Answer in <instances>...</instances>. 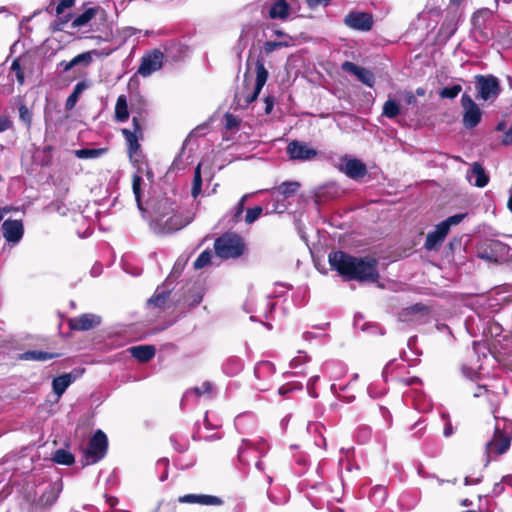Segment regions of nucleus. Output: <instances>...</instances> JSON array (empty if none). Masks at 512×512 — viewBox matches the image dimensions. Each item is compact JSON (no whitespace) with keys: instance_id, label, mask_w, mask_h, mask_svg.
Wrapping results in <instances>:
<instances>
[{"instance_id":"obj_45","label":"nucleus","mask_w":512,"mask_h":512,"mask_svg":"<svg viewBox=\"0 0 512 512\" xmlns=\"http://www.w3.org/2000/svg\"><path fill=\"white\" fill-rule=\"evenodd\" d=\"M19 118L29 128L32 122V112L25 106H19Z\"/></svg>"},{"instance_id":"obj_42","label":"nucleus","mask_w":512,"mask_h":512,"mask_svg":"<svg viewBox=\"0 0 512 512\" xmlns=\"http://www.w3.org/2000/svg\"><path fill=\"white\" fill-rule=\"evenodd\" d=\"M462 87L460 85H453L451 87H445L440 91L442 98L453 99L461 92Z\"/></svg>"},{"instance_id":"obj_18","label":"nucleus","mask_w":512,"mask_h":512,"mask_svg":"<svg viewBox=\"0 0 512 512\" xmlns=\"http://www.w3.org/2000/svg\"><path fill=\"white\" fill-rule=\"evenodd\" d=\"M69 327L76 331H87L100 325L101 317L93 313H84L69 319Z\"/></svg>"},{"instance_id":"obj_40","label":"nucleus","mask_w":512,"mask_h":512,"mask_svg":"<svg viewBox=\"0 0 512 512\" xmlns=\"http://www.w3.org/2000/svg\"><path fill=\"white\" fill-rule=\"evenodd\" d=\"M288 46H290L289 41H280V42L267 41L263 45V50L265 53L270 54V53L274 52L275 50H277L278 48L288 47Z\"/></svg>"},{"instance_id":"obj_57","label":"nucleus","mask_w":512,"mask_h":512,"mask_svg":"<svg viewBox=\"0 0 512 512\" xmlns=\"http://www.w3.org/2000/svg\"><path fill=\"white\" fill-rule=\"evenodd\" d=\"M479 257L481 259H485L488 261H496V257L490 253H488L486 250L479 252Z\"/></svg>"},{"instance_id":"obj_11","label":"nucleus","mask_w":512,"mask_h":512,"mask_svg":"<svg viewBox=\"0 0 512 512\" xmlns=\"http://www.w3.org/2000/svg\"><path fill=\"white\" fill-rule=\"evenodd\" d=\"M163 59L164 54L158 49H154L146 53L141 59V64L138 68V74L143 77L150 76L152 73L162 68Z\"/></svg>"},{"instance_id":"obj_35","label":"nucleus","mask_w":512,"mask_h":512,"mask_svg":"<svg viewBox=\"0 0 512 512\" xmlns=\"http://www.w3.org/2000/svg\"><path fill=\"white\" fill-rule=\"evenodd\" d=\"M105 152V149H79L75 151V155L80 159H93L98 158Z\"/></svg>"},{"instance_id":"obj_16","label":"nucleus","mask_w":512,"mask_h":512,"mask_svg":"<svg viewBox=\"0 0 512 512\" xmlns=\"http://www.w3.org/2000/svg\"><path fill=\"white\" fill-rule=\"evenodd\" d=\"M344 24L354 30L369 31L373 26V18L369 13L352 11L345 16Z\"/></svg>"},{"instance_id":"obj_47","label":"nucleus","mask_w":512,"mask_h":512,"mask_svg":"<svg viewBox=\"0 0 512 512\" xmlns=\"http://www.w3.org/2000/svg\"><path fill=\"white\" fill-rule=\"evenodd\" d=\"M75 0H60L56 5V14L59 16L74 5Z\"/></svg>"},{"instance_id":"obj_48","label":"nucleus","mask_w":512,"mask_h":512,"mask_svg":"<svg viewBox=\"0 0 512 512\" xmlns=\"http://www.w3.org/2000/svg\"><path fill=\"white\" fill-rule=\"evenodd\" d=\"M239 125V120L237 117H235L232 114H226L225 115V126L227 129H234L237 128Z\"/></svg>"},{"instance_id":"obj_51","label":"nucleus","mask_w":512,"mask_h":512,"mask_svg":"<svg viewBox=\"0 0 512 512\" xmlns=\"http://www.w3.org/2000/svg\"><path fill=\"white\" fill-rule=\"evenodd\" d=\"M274 103H275V100H274L273 96H267V97L264 98V104H265L264 112H265V114H270L272 112L273 107H274Z\"/></svg>"},{"instance_id":"obj_54","label":"nucleus","mask_w":512,"mask_h":512,"mask_svg":"<svg viewBox=\"0 0 512 512\" xmlns=\"http://www.w3.org/2000/svg\"><path fill=\"white\" fill-rule=\"evenodd\" d=\"M12 123L7 117L0 118V132H4L11 127Z\"/></svg>"},{"instance_id":"obj_56","label":"nucleus","mask_w":512,"mask_h":512,"mask_svg":"<svg viewBox=\"0 0 512 512\" xmlns=\"http://www.w3.org/2000/svg\"><path fill=\"white\" fill-rule=\"evenodd\" d=\"M504 491V483L501 481L499 483H496L493 487L492 493L495 496L500 495Z\"/></svg>"},{"instance_id":"obj_43","label":"nucleus","mask_w":512,"mask_h":512,"mask_svg":"<svg viewBox=\"0 0 512 512\" xmlns=\"http://www.w3.org/2000/svg\"><path fill=\"white\" fill-rule=\"evenodd\" d=\"M212 254L210 251H203L194 262L195 269H201L210 263Z\"/></svg>"},{"instance_id":"obj_14","label":"nucleus","mask_w":512,"mask_h":512,"mask_svg":"<svg viewBox=\"0 0 512 512\" xmlns=\"http://www.w3.org/2000/svg\"><path fill=\"white\" fill-rule=\"evenodd\" d=\"M3 237L12 246L17 245L23 238L24 225L21 220L6 219L1 226Z\"/></svg>"},{"instance_id":"obj_27","label":"nucleus","mask_w":512,"mask_h":512,"mask_svg":"<svg viewBox=\"0 0 512 512\" xmlns=\"http://www.w3.org/2000/svg\"><path fill=\"white\" fill-rule=\"evenodd\" d=\"M129 117L128 104L126 96L120 95L115 105V119L118 122H125Z\"/></svg>"},{"instance_id":"obj_58","label":"nucleus","mask_w":512,"mask_h":512,"mask_svg":"<svg viewBox=\"0 0 512 512\" xmlns=\"http://www.w3.org/2000/svg\"><path fill=\"white\" fill-rule=\"evenodd\" d=\"M329 1L330 0H306L308 6L310 8H315V7H317V6H319V5L323 4V3L326 4Z\"/></svg>"},{"instance_id":"obj_12","label":"nucleus","mask_w":512,"mask_h":512,"mask_svg":"<svg viewBox=\"0 0 512 512\" xmlns=\"http://www.w3.org/2000/svg\"><path fill=\"white\" fill-rule=\"evenodd\" d=\"M461 104L464 109L463 124L466 128H474L479 124L482 117V111L478 105L472 100V98L463 94L461 98Z\"/></svg>"},{"instance_id":"obj_26","label":"nucleus","mask_w":512,"mask_h":512,"mask_svg":"<svg viewBox=\"0 0 512 512\" xmlns=\"http://www.w3.org/2000/svg\"><path fill=\"white\" fill-rule=\"evenodd\" d=\"M97 13H103V10L94 7L86 9L83 13L75 17L72 26L74 28L85 26Z\"/></svg>"},{"instance_id":"obj_30","label":"nucleus","mask_w":512,"mask_h":512,"mask_svg":"<svg viewBox=\"0 0 512 512\" xmlns=\"http://www.w3.org/2000/svg\"><path fill=\"white\" fill-rule=\"evenodd\" d=\"M400 114V105L395 99L389 98L383 105L382 115L393 119Z\"/></svg>"},{"instance_id":"obj_36","label":"nucleus","mask_w":512,"mask_h":512,"mask_svg":"<svg viewBox=\"0 0 512 512\" xmlns=\"http://www.w3.org/2000/svg\"><path fill=\"white\" fill-rule=\"evenodd\" d=\"M202 178H201V164L195 168L191 194L196 198L201 193Z\"/></svg>"},{"instance_id":"obj_49","label":"nucleus","mask_w":512,"mask_h":512,"mask_svg":"<svg viewBox=\"0 0 512 512\" xmlns=\"http://www.w3.org/2000/svg\"><path fill=\"white\" fill-rule=\"evenodd\" d=\"M307 356L304 355L301 351L299 352V355L294 357L291 361H290V367L291 368H297L299 367L300 365H302L303 363H305L307 361Z\"/></svg>"},{"instance_id":"obj_9","label":"nucleus","mask_w":512,"mask_h":512,"mask_svg":"<svg viewBox=\"0 0 512 512\" xmlns=\"http://www.w3.org/2000/svg\"><path fill=\"white\" fill-rule=\"evenodd\" d=\"M492 16V11L489 9H480L472 16L471 22L475 37L480 42H486L494 37L493 29H488V20Z\"/></svg>"},{"instance_id":"obj_3","label":"nucleus","mask_w":512,"mask_h":512,"mask_svg":"<svg viewBox=\"0 0 512 512\" xmlns=\"http://www.w3.org/2000/svg\"><path fill=\"white\" fill-rule=\"evenodd\" d=\"M188 224L180 215L174 213L169 216V212L161 213L160 207H153V215L150 226L157 234L172 233Z\"/></svg>"},{"instance_id":"obj_32","label":"nucleus","mask_w":512,"mask_h":512,"mask_svg":"<svg viewBox=\"0 0 512 512\" xmlns=\"http://www.w3.org/2000/svg\"><path fill=\"white\" fill-rule=\"evenodd\" d=\"M109 54H110L109 51L102 53V52H98L97 50L84 52V53H81L73 58V64L79 65V64L83 63L85 65H89L93 60V55H95V56L106 55L107 56Z\"/></svg>"},{"instance_id":"obj_60","label":"nucleus","mask_w":512,"mask_h":512,"mask_svg":"<svg viewBox=\"0 0 512 512\" xmlns=\"http://www.w3.org/2000/svg\"><path fill=\"white\" fill-rule=\"evenodd\" d=\"M60 66L63 68V71L64 72H67L69 71L71 68H73L74 66H76L75 64H73V59L69 62H65V61H62L60 63Z\"/></svg>"},{"instance_id":"obj_7","label":"nucleus","mask_w":512,"mask_h":512,"mask_svg":"<svg viewBox=\"0 0 512 512\" xmlns=\"http://www.w3.org/2000/svg\"><path fill=\"white\" fill-rule=\"evenodd\" d=\"M268 78V71L262 62L256 64V84L252 92L242 91L236 93L235 101L237 106L245 108L255 101L264 87Z\"/></svg>"},{"instance_id":"obj_6","label":"nucleus","mask_w":512,"mask_h":512,"mask_svg":"<svg viewBox=\"0 0 512 512\" xmlns=\"http://www.w3.org/2000/svg\"><path fill=\"white\" fill-rule=\"evenodd\" d=\"M464 217L465 214H456L436 225L435 229L427 234L425 248L429 251L438 250L449 233L451 226L459 224Z\"/></svg>"},{"instance_id":"obj_50","label":"nucleus","mask_w":512,"mask_h":512,"mask_svg":"<svg viewBox=\"0 0 512 512\" xmlns=\"http://www.w3.org/2000/svg\"><path fill=\"white\" fill-rule=\"evenodd\" d=\"M319 379V376H313L309 379L308 383H307V390H308V393L311 397L313 398H316L318 395L315 391V384L316 382L318 381Z\"/></svg>"},{"instance_id":"obj_24","label":"nucleus","mask_w":512,"mask_h":512,"mask_svg":"<svg viewBox=\"0 0 512 512\" xmlns=\"http://www.w3.org/2000/svg\"><path fill=\"white\" fill-rule=\"evenodd\" d=\"M129 351L138 361L147 362L154 357L156 349L151 345H139L131 347Z\"/></svg>"},{"instance_id":"obj_28","label":"nucleus","mask_w":512,"mask_h":512,"mask_svg":"<svg viewBox=\"0 0 512 512\" xmlns=\"http://www.w3.org/2000/svg\"><path fill=\"white\" fill-rule=\"evenodd\" d=\"M212 384L210 382H203L200 386L188 389L182 398V402L187 401L192 395L200 397L205 394H211Z\"/></svg>"},{"instance_id":"obj_8","label":"nucleus","mask_w":512,"mask_h":512,"mask_svg":"<svg viewBox=\"0 0 512 512\" xmlns=\"http://www.w3.org/2000/svg\"><path fill=\"white\" fill-rule=\"evenodd\" d=\"M108 440L104 432L98 430L90 439L87 450L85 452V465L95 464L100 461L106 454Z\"/></svg>"},{"instance_id":"obj_20","label":"nucleus","mask_w":512,"mask_h":512,"mask_svg":"<svg viewBox=\"0 0 512 512\" xmlns=\"http://www.w3.org/2000/svg\"><path fill=\"white\" fill-rule=\"evenodd\" d=\"M179 503L199 504L205 506H220L223 501L221 498L205 494H186L178 498Z\"/></svg>"},{"instance_id":"obj_39","label":"nucleus","mask_w":512,"mask_h":512,"mask_svg":"<svg viewBox=\"0 0 512 512\" xmlns=\"http://www.w3.org/2000/svg\"><path fill=\"white\" fill-rule=\"evenodd\" d=\"M385 498H386V490H385V488H383L381 486H378V487H375L372 490L371 500L376 505H382L384 503V501H385Z\"/></svg>"},{"instance_id":"obj_29","label":"nucleus","mask_w":512,"mask_h":512,"mask_svg":"<svg viewBox=\"0 0 512 512\" xmlns=\"http://www.w3.org/2000/svg\"><path fill=\"white\" fill-rule=\"evenodd\" d=\"M55 357V354L44 351H26L20 355V359L27 361H47Z\"/></svg>"},{"instance_id":"obj_21","label":"nucleus","mask_w":512,"mask_h":512,"mask_svg":"<svg viewBox=\"0 0 512 512\" xmlns=\"http://www.w3.org/2000/svg\"><path fill=\"white\" fill-rule=\"evenodd\" d=\"M510 446V440L502 435L495 434L494 438L486 443V453L488 456L490 454H503L505 453Z\"/></svg>"},{"instance_id":"obj_38","label":"nucleus","mask_w":512,"mask_h":512,"mask_svg":"<svg viewBox=\"0 0 512 512\" xmlns=\"http://www.w3.org/2000/svg\"><path fill=\"white\" fill-rule=\"evenodd\" d=\"M22 61L23 59L16 58L11 64V71L15 73L16 80L20 85H23L25 83Z\"/></svg>"},{"instance_id":"obj_61","label":"nucleus","mask_w":512,"mask_h":512,"mask_svg":"<svg viewBox=\"0 0 512 512\" xmlns=\"http://www.w3.org/2000/svg\"><path fill=\"white\" fill-rule=\"evenodd\" d=\"M480 481H481L480 477H478V478H470V477L467 476L464 479V484L465 485H475V484H478Z\"/></svg>"},{"instance_id":"obj_44","label":"nucleus","mask_w":512,"mask_h":512,"mask_svg":"<svg viewBox=\"0 0 512 512\" xmlns=\"http://www.w3.org/2000/svg\"><path fill=\"white\" fill-rule=\"evenodd\" d=\"M262 214V208L260 206H256L254 208H249L246 211L245 222L247 224L254 223Z\"/></svg>"},{"instance_id":"obj_2","label":"nucleus","mask_w":512,"mask_h":512,"mask_svg":"<svg viewBox=\"0 0 512 512\" xmlns=\"http://www.w3.org/2000/svg\"><path fill=\"white\" fill-rule=\"evenodd\" d=\"M133 129L124 128L121 130L128 148V155L132 164L141 171L145 164L140 151L139 139L143 136V129L136 117L132 119Z\"/></svg>"},{"instance_id":"obj_13","label":"nucleus","mask_w":512,"mask_h":512,"mask_svg":"<svg viewBox=\"0 0 512 512\" xmlns=\"http://www.w3.org/2000/svg\"><path fill=\"white\" fill-rule=\"evenodd\" d=\"M286 151L290 159L298 161H309L318 155V152L308 143L297 140L291 141Z\"/></svg>"},{"instance_id":"obj_41","label":"nucleus","mask_w":512,"mask_h":512,"mask_svg":"<svg viewBox=\"0 0 512 512\" xmlns=\"http://www.w3.org/2000/svg\"><path fill=\"white\" fill-rule=\"evenodd\" d=\"M167 297V292H165L164 290L160 291V289H157L154 296L149 299V303L154 304L155 306L158 307H162L165 304Z\"/></svg>"},{"instance_id":"obj_23","label":"nucleus","mask_w":512,"mask_h":512,"mask_svg":"<svg viewBox=\"0 0 512 512\" xmlns=\"http://www.w3.org/2000/svg\"><path fill=\"white\" fill-rule=\"evenodd\" d=\"M467 179L471 184L477 187H484L489 181V177L478 163L473 164L471 171L467 174Z\"/></svg>"},{"instance_id":"obj_31","label":"nucleus","mask_w":512,"mask_h":512,"mask_svg":"<svg viewBox=\"0 0 512 512\" xmlns=\"http://www.w3.org/2000/svg\"><path fill=\"white\" fill-rule=\"evenodd\" d=\"M300 188V184L296 181H286L281 183L277 187V191L279 194L283 195L285 198L293 196L298 189Z\"/></svg>"},{"instance_id":"obj_64","label":"nucleus","mask_w":512,"mask_h":512,"mask_svg":"<svg viewBox=\"0 0 512 512\" xmlns=\"http://www.w3.org/2000/svg\"><path fill=\"white\" fill-rule=\"evenodd\" d=\"M502 482L504 483V485H508L510 487H512V475H506L502 478Z\"/></svg>"},{"instance_id":"obj_17","label":"nucleus","mask_w":512,"mask_h":512,"mask_svg":"<svg viewBox=\"0 0 512 512\" xmlns=\"http://www.w3.org/2000/svg\"><path fill=\"white\" fill-rule=\"evenodd\" d=\"M339 170L352 179L362 178L367 173L366 165L363 162L347 156L341 159Z\"/></svg>"},{"instance_id":"obj_34","label":"nucleus","mask_w":512,"mask_h":512,"mask_svg":"<svg viewBox=\"0 0 512 512\" xmlns=\"http://www.w3.org/2000/svg\"><path fill=\"white\" fill-rule=\"evenodd\" d=\"M142 178L138 174H134L132 178V190L133 194L135 196V200L137 202V206L140 211H144L142 203H141V185H142Z\"/></svg>"},{"instance_id":"obj_10","label":"nucleus","mask_w":512,"mask_h":512,"mask_svg":"<svg viewBox=\"0 0 512 512\" xmlns=\"http://www.w3.org/2000/svg\"><path fill=\"white\" fill-rule=\"evenodd\" d=\"M476 90L478 92V97L484 101L494 100L499 92L500 85L499 81L496 77L492 75L476 76Z\"/></svg>"},{"instance_id":"obj_22","label":"nucleus","mask_w":512,"mask_h":512,"mask_svg":"<svg viewBox=\"0 0 512 512\" xmlns=\"http://www.w3.org/2000/svg\"><path fill=\"white\" fill-rule=\"evenodd\" d=\"M77 374L65 373L58 377H55L52 381L53 392L61 397L66 389L76 380Z\"/></svg>"},{"instance_id":"obj_4","label":"nucleus","mask_w":512,"mask_h":512,"mask_svg":"<svg viewBox=\"0 0 512 512\" xmlns=\"http://www.w3.org/2000/svg\"><path fill=\"white\" fill-rule=\"evenodd\" d=\"M62 484L59 482H47L39 487L36 492L37 497L31 500V512L47 511L57 501Z\"/></svg>"},{"instance_id":"obj_15","label":"nucleus","mask_w":512,"mask_h":512,"mask_svg":"<svg viewBox=\"0 0 512 512\" xmlns=\"http://www.w3.org/2000/svg\"><path fill=\"white\" fill-rule=\"evenodd\" d=\"M264 9L267 11V16L272 20L286 21L291 14V5L287 0H268Z\"/></svg>"},{"instance_id":"obj_55","label":"nucleus","mask_w":512,"mask_h":512,"mask_svg":"<svg viewBox=\"0 0 512 512\" xmlns=\"http://www.w3.org/2000/svg\"><path fill=\"white\" fill-rule=\"evenodd\" d=\"M503 144L512 145V126L504 133Z\"/></svg>"},{"instance_id":"obj_19","label":"nucleus","mask_w":512,"mask_h":512,"mask_svg":"<svg viewBox=\"0 0 512 512\" xmlns=\"http://www.w3.org/2000/svg\"><path fill=\"white\" fill-rule=\"evenodd\" d=\"M341 69L344 72L353 74L354 76L357 77V79L360 82H362L363 84H365L368 87H373V85L375 83L374 74L370 70H368L364 67H360L352 62L345 61L344 63H342Z\"/></svg>"},{"instance_id":"obj_59","label":"nucleus","mask_w":512,"mask_h":512,"mask_svg":"<svg viewBox=\"0 0 512 512\" xmlns=\"http://www.w3.org/2000/svg\"><path fill=\"white\" fill-rule=\"evenodd\" d=\"M486 393H488L486 386H478L476 388V391L474 392V396L481 397V396L485 395Z\"/></svg>"},{"instance_id":"obj_53","label":"nucleus","mask_w":512,"mask_h":512,"mask_svg":"<svg viewBox=\"0 0 512 512\" xmlns=\"http://www.w3.org/2000/svg\"><path fill=\"white\" fill-rule=\"evenodd\" d=\"M244 209L242 208V205H237L233 210V218L232 221L234 223H237L243 213Z\"/></svg>"},{"instance_id":"obj_5","label":"nucleus","mask_w":512,"mask_h":512,"mask_svg":"<svg viewBox=\"0 0 512 512\" xmlns=\"http://www.w3.org/2000/svg\"><path fill=\"white\" fill-rule=\"evenodd\" d=\"M215 253L222 259H230L240 257L245 250L243 239L234 233H226L216 239Z\"/></svg>"},{"instance_id":"obj_62","label":"nucleus","mask_w":512,"mask_h":512,"mask_svg":"<svg viewBox=\"0 0 512 512\" xmlns=\"http://www.w3.org/2000/svg\"><path fill=\"white\" fill-rule=\"evenodd\" d=\"M401 382L405 385H413V384L419 382V379L416 377L403 378V379H401Z\"/></svg>"},{"instance_id":"obj_1","label":"nucleus","mask_w":512,"mask_h":512,"mask_svg":"<svg viewBox=\"0 0 512 512\" xmlns=\"http://www.w3.org/2000/svg\"><path fill=\"white\" fill-rule=\"evenodd\" d=\"M329 263L341 275L360 282H376L379 278L377 260L374 258H357L342 251L330 253Z\"/></svg>"},{"instance_id":"obj_46","label":"nucleus","mask_w":512,"mask_h":512,"mask_svg":"<svg viewBox=\"0 0 512 512\" xmlns=\"http://www.w3.org/2000/svg\"><path fill=\"white\" fill-rule=\"evenodd\" d=\"M154 207H160L161 213L169 212V216L171 214H174L173 204L167 199H163V200L159 201V203L157 205H155Z\"/></svg>"},{"instance_id":"obj_25","label":"nucleus","mask_w":512,"mask_h":512,"mask_svg":"<svg viewBox=\"0 0 512 512\" xmlns=\"http://www.w3.org/2000/svg\"><path fill=\"white\" fill-rule=\"evenodd\" d=\"M90 86V84L87 82V81H80L78 82L74 88H73V92L71 93V95L67 98L66 100V103H65V107L67 110H72L80 95L83 93L84 90H86L88 87Z\"/></svg>"},{"instance_id":"obj_63","label":"nucleus","mask_w":512,"mask_h":512,"mask_svg":"<svg viewBox=\"0 0 512 512\" xmlns=\"http://www.w3.org/2000/svg\"><path fill=\"white\" fill-rule=\"evenodd\" d=\"M463 373L466 377H468L470 379H474L477 375L476 371H473V370L467 369V368H463Z\"/></svg>"},{"instance_id":"obj_37","label":"nucleus","mask_w":512,"mask_h":512,"mask_svg":"<svg viewBox=\"0 0 512 512\" xmlns=\"http://www.w3.org/2000/svg\"><path fill=\"white\" fill-rule=\"evenodd\" d=\"M494 37H497L501 41H510L512 39V28L506 23H502L497 27V31L494 32Z\"/></svg>"},{"instance_id":"obj_52","label":"nucleus","mask_w":512,"mask_h":512,"mask_svg":"<svg viewBox=\"0 0 512 512\" xmlns=\"http://www.w3.org/2000/svg\"><path fill=\"white\" fill-rule=\"evenodd\" d=\"M403 96L407 105H414L416 103V97L411 91L404 92Z\"/></svg>"},{"instance_id":"obj_33","label":"nucleus","mask_w":512,"mask_h":512,"mask_svg":"<svg viewBox=\"0 0 512 512\" xmlns=\"http://www.w3.org/2000/svg\"><path fill=\"white\" fill-rule=\"evenodd\" d=\"M52 460L57 464L71 465L74 462V456L67 450L58 449L55 451Z\"/></svg>"}]
</instances>
